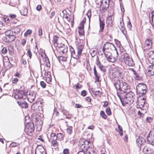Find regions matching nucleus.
I'll return each mask as SVG.
<instances>
[{
  "label": "nucleus",
  "mask_w": 154,
  "mask_h": 154,
  "mask_svg": "<svg viewBox=\"0 0 154 154\" xmlns=\"http://www.w3.org/2000/svg\"><path fill=\"white\" fill-rule=\"evenodd\" d=\"M122 93H119L117 91V95L121 100L122 99H126L130 102H133L134 99L135 97V95L134 93L131 92H126L125 91H123Z\"/></svg>",
  "instance_id": "obj_1"
},
{
  "label": "nucleus",
  "mask_w": 154,
  "mask_h": 154,
  "mask_svg": "<svg viewBox=\"0 0 154 154\" xmlns=\"http://www.w3.org/2000/svg\"><path fill=\"white\" fill-rule=\"evenodd\" d=\"M147 89L146 85L144 83H139L136 86L137 93L140 97L145 94Z\"/></svg>",
  "instance_id": "obj_2"
},
{
  "label": "nucleus",
  "mask_w": 154,
  "mask_h": 154,
  "mask_svg": "<svg viewBox=\"0 0 154 154\" xmlns=\"http://www.w3.org/2000/svg\"><path fill=\"white\" fill-rule=\"evenodd\" d=\"M90 142V141L86 140L84 139H80L78 145L80 146L82 150H88L90 148V147L88 145V144Z\"/></svg>",
  "instance_id": "obj_3"
},
{
  "label": "nucleus",
  "mask_w": 154,
  "mask_h": 154,
  "mask_svg": "<svg viewBox=\"0 0 154 154\" xmlns=\"http://www.w3.org/2000/svg\"><path fill=\"white\" fill-rule=\"evenodd\" d=\"M123 56L124 60L126 64L129 66H133L134 64L132 59L128 54L124 53Z\"/></svg>",
  "instance_id": "obj_4"
},
{
  "label": "nucleus",
  "mask_w": 154,
  "mask_h": 154,
  "mask_svg": "<svg viewBox=\"0 0 154 154\" xmlns=\"http://www.w3.org/2000/svg\"><path fill=\"white\" fill-rule=\"evenodd\" d=\"M35 129L34 124L32 123H29L28 124L25 128V131L26 133L29 134L32 133Z\"/></svg>",
  "instance_id": "obj_5"
},
{
  "label": "nucleus",
  "mask_w": 154,
  "mask_h": 154,
  "mask_svg": "<svg viewBox=\"0 0 154 154\" xmlns=\"http://www.w3.org/2000/svg\"><path fill=\"white\" fill-rule=\"evenodd\" d=\"M14 97L17 100L25 99L26 96L23 91L20 90L14 94Z\"/></svg>",
  "instance_id": "obj_6"
},
{
  "label": "nucleus",
  "mask_w": 154,
  "mask_h": 154,
  "mask_svg": "<svg viewBox=\"0 0 154 154\" xmlns=\"http://www.w3.org/2000/svg\"><path fill=\"white\" fill-rule=\"evenodd\" d=\"M147 140L148 143L154 146V130L150 132L147 136Z\"/></svg>",
  "instance_id": "obj_7"
},
{
  "label": "nucleus",
  "mask_w": 154,
  "mask_h": 154,
  "mask_svg": "<svg viewBox=\"0 0 154 154\" xmlns=\"http://www.w3.org/2000/svg\"><path fill=\"white\" fill-rule=\"evenodd\" d=\"M115 54L114 56L111 54L109 57L106 59L109 62L113 63L118 59V54L116 48L115 49Z\"/></svg>",
  "instance_id": "obj_8"
},
{
  "label": "nucleus",
  "mask_w": 154,
  "mask_h": 154,
  "mask_svg": "<svg viewBox=\"0 0 154 154\" xmlns=\"http://www.w3.org/2000/svg\"><path fill=\"white\" fill-rule=\"evenodd\" d=\"M16 38L15 35L14 33L7 37H3V39L4 41L7 43L10 42L14 41Z\"/></svg>",
  "instance_id": "obj_9"
},
{
  "label": "nucleus",
  "mask_w": 154,
  "mask_h": 154,
  "mask_svg": "<svg viewBox=\"0 0 154 154\" xmlns=\"http://www.w3.org/2000/svg\"><path fill=\"white\" fill-rule=\"evenodd\" d=\"M110 44V43L109 42H106L105 44H104L103 46V51L104 54L106 57V59L108 58L112 54L109 51L106 50V48H105V46L107 45Z\"/></svg>",
  "instance_id": "obj_10"
},
{
  "label": "nucleus",
  "mask_w": 154,
  "mask_h": 154,
  "mask_svg": "<svg viewBox=\"0 0 154 154\" xmlns=\"http://www.w3.org/2000/svg\"><path fill=\"white\" fill-rule=\"evenodd\" d=\"M37 93L35 91L31 92L27 97V100L30 103H32L35 99Z\"/></svg>",
  "instance_id": "obj_11"
},
{
  "label": "nucleus",
  "mask_w": 154,
  "mask_h": 154,
  "mask_svg": "<svg viewBox=\"0 0 154 154\" xmlns=\"http://www.w3.org/2000/svg\"><path fill=\"white\" fill-rule=\"evenodd\" d=\"M148 60L150 63L154 64V53L153 51H150L148 54Z\"/></svg>",
  "instance_id": "obj_12"
},
{
  "label": "nucleus",
  "mask_w": 154,
  "mask_h": 154,
  "mask_svg": "<svg viewBox=\"0 0 154 154\" xmlns=\"http://www.w3.org/2000/svg\"><path fill=\"white\" fill-rule=\"evenodd\" d=\"M35 154H46L44 147L42 146H39L35 149Z\"/></svg>",
  "instance_id": "obj_13"
},
{
  "label": "nucleus",
  "mask_w": 154,
  "mask_h": 154,
  "mask_svg": "<svg viewBox=\"0 0 154 154\" xmlns=\"http://www.w3.org/2000/svg\"><path fill=\"white\" fill-rule=\"evenodd\" d=\"M143 151L145 154H152L154 152V150L152 149L151 146H145L143 148Z\"/></svg>",
  "instance_id": "obj_14"
},
{
  "label": "nucleus",
  "mask_w": 154,
  "mask_h": 154,
  "mask_svg": "<svg viewBox=\"0 0 154 154\" xmlns=\"http://www.w3.org/2000/svg\"><path fill=\"white\" fill-rule=\"evenodd\" d=\"M130 87L128 86V84L122 81L121 82V89L120 91H121V92L120 93H122V94H123V91H122V90H128V89H129Z\"/></svg>",
  "instance_id": "obj_15"
},
{
  "label": "nucleus",
  "mask_w": 154,
  "mask_h": 154,
  "mask_svg": "<svg viewBox=\"0 0 154 154\" xmlns=\"http://www.w3.org/2000/svg\"><path fill=\"white\" fill-rule=\"evenodd\" d=\"M70 51L71 52V56L74 58L78 59L81 55L80 54H79L78 52L77 53H76L74 49L72 47H71V48H70Z\"/></svg>",
  "instance_id": "obj_16"
},
{
  "label": "nucleus",
  "mask_w": 154,
  "mask_h": 154,
  "mask_svg": "<svg viewBox=\"0 0 154 154\" xmlns=\"http://www.w3.org/2000/svg\"><path fill=\"white\" fill-rule=\"evenodd\" d=\"M122 81L117 79L115 82L113 83L114 86L117 90V92H118V90H119V91H120Z\"/></svg>",
  "instance_id": "obj_17"
},
{
  "label": "nucleus",
  "mask_w": 154,
  "mask_h": 154,
  "mask_svg": "<svg viewBox=\"0 0 154 154\" xmlns=\"http://www.w3.org/2000/svg\"><path fill=\"white\" fill-rule=\"evenodd\" d=\"M147 74L150 76L154 75V66H149L147 68Z\"/></svg>",
  "instance_id": "obj_18"
},
{
  "label": "nucleus",
  "mask_w": 154,
  "mask_h": 154,
  "mask_svg": "<svg viewBox=\"0 0 154 154\" xmlns=\"http://www.w3.org/2000/svg\"><path fill=\"white\" fill-rule=\"evenodd\" d=\"M99 20L100 21V32H102L104 28L105 23L104 21L103 18H101L99 16Z\"/></svg>",
  "instance_id": "obj_19"
},
{
  "label": "nucleus",
  "mask_w": 154,
  "mask_h": 154,
  "mask_svg": "<svg viewBox=\"0 0 154 154\" xmlns=\"http://www.w3.org/2000/svg\"><path fill=\"white\" fill-rule=\"evenodd\" d=\"M32 109L34 110H40L42 109L41 106H40L39 103L37 102L34 103L32 106Z\"/></svg>",
  "instance_id": "obj_20"
},
{
  "label": "nucleus",
  "mask_w": 154,
  "mask_h": 154,
  "mask_svg": "<svg viewBox=\"0 0 154 154\" xmlns=\"http://www.w3.org/2000/svg\"><path fill=\"white\" fill-rule=\"evenodd\" d=\"M145 98L143 97L141 99V100L138 101V106H137V108H140L141 109L142 107H143L145 103Z\"/></svg>",
  "instance_id": "obj_21"
},
{
  "label": "nucleus",
  "mask_w": 154,
  "mask_h": 154,
  "mask_svg": "<svg viewBox=\"0 0 154 154\" xmlns=\"http://www.w3.org/2000/svg\"><path fill=\"white\" fill-rule=\"evenodd\" d=\"M17 103L22 108H26L28 107V103L25 101H17Z\"/></svg>",
  "instance_id": "obj_22"
},
{
  "label": "nucleus",
  "mask_w": 154,
  "mask_h": 154,
  "mask_svg": "<svg viewBox=\"0 0 154 154\" xmlns=\"http://www.w3.org/2000/svg\"><path fill=\"white\" fill-rule=\"evenodd\" d=\"M144 140L143 138L139 137L136 140V142L138 146L140 147L144 142Z\"/></svg>",
  "instance_id": "obj_23"
},
{
  "label": "nucleus",
  "mask_w": 154,
  "mask_h": 154,
  "mask_svg": "<svg viewBox=\"0 0 154 154\" xmlns=\"http://www.w3.org/2000/svg\"><path fill=\"white\" fill-rule=\"evenodd\" d=\"M152 42L151 40L149 39L146 40L145 42V45L147 48H149L151 47Z\"/></svg>",
  "instance_id": "obj_24"
},
{
  "label": "nucleus",
  "mask_w": 154,
  "mask_h": 154,
  "mask_svg": "<svg viewBox=\"0 0 154 154\" xmlns=\"http://www.w3.org/2000/svg\"><path fill=\"white\" fill-rule=\"evenodd\" d=\"M84 25L82 23L80 24L79 26L78 27L79 32L80 35H83L84 34Z\"/></svg>",
  "instance_id": "obj_25"
},
{
  "label": "nucleus",
  "mask_w": 154,
  "mask_h": 154,
  "mask_svg": "<svg viewBox=\"0 0 154 154\" xmlns=\"http://www.w3.org/2000/svg\"><path fill=\"white\" fill-rule=\"evenodd\" d=\"M60 51L62 52L63 54L66 53L68 51V48L67 46L64 44H63V45L61 46V47H60Z\"/></svg>",
  "instance_id": "obj_26"
},
{
  "label": "nucleus",
  "mask_w": 154,
  "mask_h": 154,
  "mask_svg": "<svg viewBox=\"0 0 154 154\" xmlns=\"http://www.w3.org/2000/svg\"><path fill=\"white\" fill-rule=\"evenodd\" d=\"M109 0H108V1H105L104 3L103 4L104 5H102V10L103 11L106 10L107 9V8L109 7Z\"/></svg>",
  "instance_id": "obj_27"
},
{
  "label": "nucleus",
  "mask_w": 154,
  "mask_h": 154,
  "mask_svg": "<svg viewBox=\"0 0 154 154\" xmlns=\"http://www.w3.org/2000/svg\"><path fill=\"white\" fill-rule=\"evenodd\" d=\"M62 12L63 14V17L66 18L68 21H70V16L69 14H65L66 12L65 10H64L62 11Z\"/></svg>",
  "instance_id": "obj_28"
},
{
  "label": "nucleus",
  "mask_w": 154,
  "mask_h": 154,
  "mask_svg": "<svg viewBox=\"0 0 154 154\" xmlns=\"http://www.w3.org/2000/svg\"><path fill=\"white\" fill-rule=\"evenodd\" d=\"M84 48V46L82 45H79L77 47V51L79 54H81L82 49Z\"/></svg>",
  "instance_id": "obj_29"
},
{
  "label": "nucleus",
  "mask_w": 154,
  "mask_h": 154,
  "mask_svg": "<svg viewBox=\"0 0 154 154\" xmlns=\"http://www.w3.org/2000/svg\"><path fill=\"white\" fill-rule=\"evenodd\" d=\"M113 73L115 75V76L119 77L120 76L121 72L119 69H116Z\"/></svg>",
  "instance_id": "obj_30"
},
{
  "label": "nucleus",
  "mask_w": 154,
  "mask_h": 154,
  "mask_svg": "<svg viewBox=\"0 0 154 154\" xmlns=\"http://www.w3.org/2000/svg\"><path fill=\"white\" fill-rule=\"evenodd\" d=\"M51 139L52 140V141L56 140L57 139V136L56 135V134L54 133H52L51 134Z\"/></svg>",
  "instance_id": "obj_31"
},
{
  "label": "nucleus",
  "mask_w": 154,
  "mask_h": 154,
  "mask_svg": "<svg viewBox=\"0 0 154 154\" xmlns=\"http://www.w3.org/2000/svg\"><path fill=\"white\" fill-rule=\"evenodd\" d=\"M94 75L95 76V80L96 82H99V79L100 78V75L99 73H97L95 74H94Z\"/></svg>",
  "instance_id": "obj_32"
},
{
  "label": "nucleus",
  "mask_w": 154,
  "mask_h": 154,
  "mask_svg": "<svg viewBox=\"0 0 154 154\" xmlns=\"http://www.w3.org/2000/svg\"><path fill=\"white\" fill-rule=\"evenodd\" d=\"M20 144L19 143L12 142L11 143L10 146L11 147H14L19 146Z\"/></svg>",
  "instance_id": "obj_33"
},
{
  "label": "nucleus",
  "mask_w": 154,
  "mask_h": 154,
  "mask_svg": "<svg viewBox=\"0 0 154 154\" xmlns=\"http://www.w3.org/2000/svg\"><path fill=\"white\" fill-rule=\"evenodd\" d=\"M68 126V128L66 129V132L69 134H71L72 133V127L71 126H68Z\"/></svg>",
  "instance_id": "obj_34"
},
{
  "label": "nucleus",
  "mask_w": 154,
  "mask_h": 154,
  "mask_svg": "<svg viewBox=\"0 0 154 154\" xmlns=\"http://www.w3.org/2000/svg\"><path fill=\"white\" fill-rule=\"evenodd\" d=\"M100 115L102 118L104 119H106L107 118V116L105 114L103 111H101L100 112Z\"/></svg>",
  "instance_id": "obj_35"
},
{
  "label": "nucleus",
  "mask_w": 154,
  "mask_h": 154,
  "mask_svg": "<svg viewBox=\"0 0 154 154\" xmlns=\"http://www.w3.org/2000/svg\"><path fill=\"white\" fill-rule=\"evenodd\" d=\"M13 33V31L11 30H9L5 32V37H7V36H8L10 35H11V34Z\"/></svg>",
  "instance_id": "obj_36"
},
{
  "label": "nucleus",
  "mask_w": 154,
  "mask_h": 154,
  "mask_svg": "<svg viewBox=\"0 0 154 154\" xmlns=\"http://www.w3.org/2000/svg\"><path fill=\"white\" fill-rule=\"evenodd\" d=\"M59 38L56 35L54 36L53 37V42L54 45L58 43V39Z\"/></svg>",
  "instance_id": "obj_37"
},
{
  "label": "nucleus",
  "mask_w": 154,
  "mask_h": 154,
  "mask_svg": "<svg viewBox=\"0 0 154 154\" xmlns=\"http://www.w3.org/2000/svg\"><path fill=\"white\" fill-rule=\"evenodd\" d=\"M82 87V85L79 83L73 87L74 88L77 90L81 88Z\"/></svg>",
  "instance_id": "obj_38"
},
{
  "label": "nucleus",
  "mask_w": 154,
  "mask_h": 154,
  "mask_svg": "<svg viewBox=\"0 0 154 154\" xmlns=\"http://www.w3.org/2000/svg\"><path fill=\"white\" fill-rule=\"evenodd\" d=\"M20 13L21 15L23 16H26L27 15V10L26 8H24L23 11H21Z\"/></svg>",
  "instance_id": "obj_39"
},
{
  "label": "nucleus",
  "mask_w": 154,
  "mask_h": 154,
  "mask_svg": "<svg viewBox=\"0 0 154 154\" xmlns=\"http://www.w3.org/2000/svg\"><path fill=\"white\" fill-rule=\"evenodd\" d=\"M57 137L58 139L62 140L63 139V135L61 133H59L57 134Z\"/></svg>",
  "instance_id": "obj_40"
},
{
  "label": "nucleus",
  "mask_w": 154,
  "mask_h": 154,
  "mask_svg": "<svg viewBox=\"0 0 154 154\" xmlns=\"http://www.w3.org/2000/svg\"><path fill=\"white\" fill-rule=\"evenodd\" d=\"M124 23L123 22V20H122L120 21V29L121 31H123L124 29L125 28L124 27Z\"/></svg>",
  "instance_id": "obj_41"
},
{
  "label": "nucleus",
  "mask_w": 154,
  "mask_h": 154,
  "mask_svg": "<svg viewBox=\"0 0 154 154\" xmlns=\"http://www.w3.org/2000/svg\"><path fill=\"white\" fill-rule=\"evenodd\" d=\"M87 15L89 19V23H90V18L91 17V10H89L88 11Z\"/></svg>",
  "instance_id": "obj_42"
},
{
  "label": "nucleus",
  "mask_w": 154,
  "mask_h": 154,
  "mask_svg": "<svg viewBox=\"0 0 154 154\" xmlns=\"http://www.w3.org/2000/svg\"><path fill=\"white\" fill-rule=\"evenodd\" d=\"M106 112L108 115L110 116L111 115L112 113L109 107H108L106 109Z\"/></svg>",
  "instance_id": "obj_43"
},
{
  "label": "nucleus",
  "mask_w": 154,
  "mask_h": 154,
  "mask_svg": "<svg viewBox=\"0 0 154 154\" xmlns=\"http://www.w3.org/2000/svg\"><path fill=\"white\" fill-rule=\"evenodd\" d=\"M45 76L44 78H46V77H51V72H46L45 71Z\"/></svg>",
  "instance_id": "obj_44"
},
{
  "label": "nucleus",
  "mask_w": 154,
  "mask_h": 154,
  "mask_svg": "<svg viewBox=\"0 0 154 154\" xmlns=\"http://www.w3.org/2000/svg\"><path fill=\"white\" fill-rule=\"evenodd\" d=\"M32 31L30 29H28L25 32L24 34V35L26 36H27L28 35H29L32 33Z\"/></svg>",
  "instance_id": "obj_45"
},
{
  "label": "nucleus",
  "mask_w": 154,
  "mask_h": 154,
  "mask_svg": "<svg viewBox=\"0 0 154 154\" xmlns=\"http://www.w3.org/2000/svg\"><path fill=\"white\" fill-rule=\"evenodd\" d=\"M51 143L53 146H57L59 145V143L56 140L52 141Z\"/></svg>",
  "instance_id": "obj_46"
},
{
  "label": "nucleus",
  "mask_w": 154,
  "mask_h": 154,
  "mask_svg": "<svg viewBox=\"0 0 154 154\" xmlns=\"http://www.w3.org/2000/svg\"><path fill=\"white\" fill-rule=\"evenodd\" d=\"M39 117L38 116H34L33 118V120L35 121L36 122H37L39 120Z\"/></svg>",
  "instance_id": "obj_47"
},
{
  "label": "nucleus",
  "mask_w": 154,
  "mask_h": 154,
  "mask_svg": "<svg viewBox=\"0 0 154 154\" xmlns=\"http://www.w3.org/2000/svg\"><path fill=\"white\" fill-rule=\"evenodd\" d=\"M31 59L32 57V54L30 51V49L29 48L28 49L27 53L26 54Z\"/></svg>",
  "instance_id": "obj_48"
},
{
  "label": "nucleus",
  "mask_w": 154,
  "mask_h": 154,
  "mask_svg": "<svg viewBox=\"0 0 154 154\" xmlns=\"http://www.w3.org/2000/svg\"><path fill=\"white\" fill-rule=\"evenodd\" d=\"M7 49L6 48L4 47L2 50V53L3 54H5L7 53Z\"/></svg>",
  "instance_id": "obj_49"
},
{
  "label": "nucleus",
  "mask_w": 154,
  "mask_h": 154,
  "mask_svg": "<svg viewBox=\"0 0 154 154\" xmlns=\"http://www.w3.org/2000/svg\"><path fill=\"white\" fill-rule=\"evenodd\" d=\"M45 80L46 82L48 83H49L50 82H51V77H46V78H45Z\"/></svg>",
  "instance_id": "obj_50"
},
{
  "label": "nucleus",
  "mask_w": 154,
  "mask_h": 154,
  "mask_svg": "<svg viewBox=\"0 0 154 154\" xmlns=\"http://www.w3.org/2000/svg\"><path fill=\"white\" fill-rule=\"evenodd\" d=\"M40 84L41 86L43 88H45L46 87V84L43 81H41L40 82Z\"/></svg>",
  "instance_id": "obj_51"
},
{
  "label": "nucleus",
  "mask_w": 154,
  "mask_h": 154,
  "mask_svg": "<svg viewBox=\"0 0 154 154\" xmlns=\"http://www.w3.org/2000/svg\"><path fill=\"white\" fill-rule=\"evenodd\" d=\"M98 67L101 71L104 72H105V70L104 66L101 64L100 65L98 66Z\"/></svg>",
  "instance_id": "obj_52"
},
{
  "label": "nucleus",
  "mask_w": 154,
  "mask_h": 154,
  "mask_svg": "<svg viewBox=\"0 0 154 154\" xmlns=\"http://www.w3.org/2000/svg\"><path fill=\"white\" fill-rule=\"evenodd\" d=\"M42 34V29L41 27L39 28L38 29V35L41 36Z\"/></svg>",
  "instance_id": "obj_53"
},
{
  "label": "nucleus",
  "mask_w": 154,
  "mask_h": 154,
  "mask_svg": "<svg viewBox=\"0 0 154 154\" xmlns=\"http://www.w3.org/2000/svg\"><path fill=\"white\" fill-rule=\"evenodd\" d=\"M59 60L63 61H66V58L65 57L60 56L59 58Z\"/></svg>",
  "instance_id": "obj_54"
},
{
  "label": "nucleus",
  "mask_w": 154,
  "mask_h": 154,
  "mask_svg": "<svg viewBox=\"0 0 154 154\" xmlns=\"http://www.w3.org/2000/svg\"><path fill=\"white\" fill-rule=\"evenodd\" d=\"M152 121V118L151 117H147L146 119V121L148 123L151 122Z\"/></svg>",
  "instance_id": "obj_55"
},
{
  "label": "nucleus",
  "mask_w": 154,
  "mask_h": 154,
  "mask_svg": "<svg viewBox=\"0 0 154 154\" xmlns=\"http://www.w3.org/2000/svg\"><path fill=\"white\" fill-rule=\"evenodd\" d=\"M62 111L64 115H66V116L67 115L69 114V113L68 111L65 109H63V110H62Z\"/></svg>",
  "instance_id": "obj_56"
},
{
  "label": "nucleus",
  "mask_w": 154,
  "mask_h": 154,
  "mask_svg": "<svg viewBox=\"0 0 154 154\" xmlns=\"http://www.w3.org/2000/svg\"><path fill=\"white\" fill-rule=\"evenodd\" d=\"M87 154H96V153L94 150H91L89 151L88 150Z\"/></svg>",
  "instance_id": "obj_57"
},
{
  "label": "nucleus",
  "mask_w": 154,
  "mask_h": 154,
  "mask_svg": "<svg viewBox=\"0 0 154 154\" xmlns=\"http://www.w3.org/2000/svg\"><path fill=\"white\" fill-rule=\"evenodd\" d=\"M69 150L68 149H64L63 151V154H69Z\"/></svg>",
  "instance_id": "obj_58"
},
{
  "label": "nucleus",
  "mask_w": 154,
  "mask_h": 154,
  "mask_svg": "<svg viewBox=\"0 0 154 154\" xmlns=\"http://www.w3.org/2000/svg\"><path fill=\"white\" fill-rule=\"evenodd\" d=\"M112 45V43H110V44L107 45L106 46L105 48H106V50H108L109 51V49H110V46Z\"/></svg>",
  "instance_id": "obj_59"
},
{
  "label": "nucleus",
  "mask_w": 154,
  "mask_h": 154,
  "mask_svg": "<svg viewBox=\"0 0 154 154\" xmlns=\"http://www.w3.org/2000/svg\"><path fill=\"white\" fill-rule=\"evenodd\" d=\"M106 23H108V24H109L110 26H112V21L111 20H109L108 19L106 21Z\"/></svg>",
  "instance_id": "obj_60"
},
{
  "label": "nucleus",
  "mask_w": 154,
  "mask_h": 154,
  "mask_svg": "<svg viewBox=\"0 0 154 154\" xmlns=\"http://www.w3.org/2000/svg\"><path fill=\"white\" fill-rule=\"evenodd\" d=\"M87 94L86 91L85 90L82 91L81 92V95L83 96H85Z\"/></svg>",
  "instance_id": "obj_61"
},
{
  "label": "nucleus",
  "mask_w": 154,
  "mask_h": 154,
  "mask_svg": "<svg viewBox=\"0 0 154 154\" xmlns=\"http://www.w3.org/2000/svg\"><path fill=\"white\" fill-rule=\"evenodd\" d=\"M120 8L121 11L122 12H124L125 11V10L124 8L123 7V5L122 3H120Z\"/></svg>",
  "instance_id": "obj_62"
},
{
  "label": "nucleus",
  "mask_w": 154,
  "mask_h": 154,
  "mask_svg": "<svg viewBox=\"0 0 154 154\" xmlns=\"http://www.w3.org/2000/svg\"><path fill=\"white\" fill-rule=\"evenodd\" d=\"M55 14V11H52L51 12V15L50 16V19H51L52 18V17L54 16Z\"/></svg>",
  "instance_id": "obj_63"
},
{
  "label": "nucleus",
  "mask_w": 154,
  "mask_h": 154,
  "mask_svg": "<svg viewBox=\"0 0 154 154\" xmlns=\"http://www.w3.org/2000/svg\"><path fill=\"white\" fill-rule=\"evenodd\" d=\"M152 25L154 27V16L153 15L152 16Z\"/></svg>",
  "instance_id": "obj_64"
}]
</instances>
